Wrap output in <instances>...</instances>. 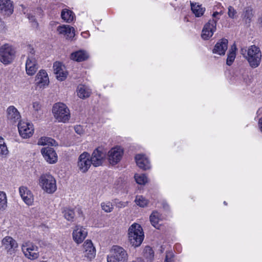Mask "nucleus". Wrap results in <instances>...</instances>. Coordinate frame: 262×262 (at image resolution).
Returning <instances> with one entry per match:
<instances>
[{
  "instance_id": "obj_45",
  "label": "nucleus",
  "mask_w": 262,
  "mask_h": 262,
  "mask_svg": "<svg viewBox=\"0 0 262 262\" xmlns=\"http://www.w3.org/2000/svg\"><path fill=\"white\" fill-rule=\"evenodd\" d=\"M32 107L34 111L38 112L41 108V104L39 101H34L32 103Z\"/></svg>"
},
{
  "instance_id": "obj_4",
  "label": "nucleus",
  "mask_w": 262,
  "mask_h": 262,
  "mask_svg": "<svg viewBox=\"0 0 262 262\" xmlns=\"http://www.w3.org/2000/svg\"><path fill=\"white\" fill-rule=\"evenodd\" d=\"M52 113L54 118L59 122L66 123L70 118V110L63 103H56L52 108Z\"/></svg>"
},
{
  "instance_id": "obj_15",
  "label": "nucleus",
  "mask_w": 262,
  "mask_h": 262,
  "mask_svg": "<svg viewBox=\"0 0 262 262\" xmlns=\"http://www.w3.org/2000/svg\"><path fill=\"white\" fill-rule=\"evenodd\" d=\"M36 85L37 88L43 89L46 88L49 83V79L46 71L41 70L37 74L35 77Z\"/></svg>"
},
{
  "instance_id": "obj_41",
  "label": "nucleus",
  "mask_w": 262,
  "mask_h": 262,
  "mask_svg": "<svg viewBox=\"0 0 262 262\" xmlns=\"http://www.w3.org/2000/svg\"><path fill=\"white\" fill-rule=\"evenodd\" d=\"M27 17L29 19L30 23H32V26L34 28H37L38 24L36 20L35 16L31 13L27 14Z\"/></svg>"
},
{
  "instance_id": "obj_13",
  "label": "nucleus",
  "mask_w": 262,
  "mask_h": 262,
  "mask_svg": "<svg viewBox=\"0 0 262 262\" xmlns=\"http://www.w3.org/2000/svg\"><path fill=\"white\" fill-rule=\"evenodd\" d=\"M41 153L45 160L49 164H55L57 162L58 156L55 150L50 147H43Z\"/></svg>"
},
{
  "instance_id": "obj_16",
  "label": "nucleus",
  "mask_w": 262,
  "mask_h": 262,
  "mask_svg": "<svg viewBox=\"0 0 262 262\" xmlns=\"http://www.w3.org/2000/svg\"><path fill=\"white\" fill-rule=\"evenodd\" d=\"M2 243L5 249L10 254L14 253L18 247V244L16 241L9 236L5 237L2 239Z\"/></svg>"
},
{
  "instance_id": "obj_11",
  "label": "nucleus",
  "mask_w": 262,
  "mask_h": 262,
  "mask_svg": "<svg viewBox=\"0 0 262 262\" xmlns=\"http://www.w3.org/2000/svg\"><path fill=\"white\" fill-rule=\"evenodd\" d=\"M18 129L20 136L24 139L30 138L34 133L33 124L25 121H20L18 123Z\"/></svg>"
},
{
  "instance_id": "obj_14",
  "label": "nucleus",
  "mask_w": 262,
  "mask_h": 262,
  "mask_svg": "<svg viewBox=\"0 0 262 262\" xmlns=\"http://www.w3.org/2000/svg\"><path fill=\"white\" fill-rule=\"evenodd\" d=\"M83 256L91 260L96 256V249L91 240L85 241L82 245Z\"/></svg>"
},
{
  "instance_id": "obj_32",
  "label": "nucleus",
  "mask_w": 262,
  "mask_h": 262,
  "mask_svg": "<svg viewBox=\"0 0 262 262\" xmlns=\"http://www.w3.org/2000/svg\"><path fill=\"white\" fill-rule=\"evenodd\" d=\"M253 16V10L251 7H247L244 9L242 17L246 23H249Z\"/></svg>"
},
{
  "instance_id": "obj_31",
  "label": "nucleus",
  "mask_w": 262,
  "mask_h": 262,
  "mask_svg": "<svg viewBox=\"0 0 262 262\" xmlns=\"http://www.w3.org/2000/svg\"><path fill=\"white\" fill-rule=\"evenodd\" d=\"M161 220V215L157 211H154L150 216L151 224L156 228H159V222Z\"/></svg>"
},
{
  "instance_id": "obj_22",
  "label": "nucleus",
  "mask_w": 262,
  "mask_h": 262,
  "mask_svg": "<svg viewBox=\"0 0 262 262\" xmlns=\"http://www.w3.org/2000/svg\"><path fill=\"white\" fill-rule=\"evenodd\" d=\"M228 48V40L225 38L220 39L215 44L212 52L219 55H224Z\"/></svg>"
},
{
  "instance_id": "obj_50",
  "label": "nucleus",
  "mask_w": 262,
  "mask_h": 262,
  "mask_svg": "<svg viewBox=\"0 0 262 262\" xmlns=\"http://www.w3.org/2000/svg\"><path fill=\"white\" fill-rule=\"evenodd\" d=\"M5 28V24L0 18V30H3Z\"/></svg>"
},
{
  "instance_id": "obj_29",
  "label": "nucleus",
  "mask_w": 262,
  "mask_h": 262,
  "mask_svg": "<svg viewBox=\"0 0 262 262\" xmlns=\"http://www.w3.org/2000/svg\"><path fill=\"white\" fill-rule=\"evenodd\" d=\"M77 92L78 97L82 99L89 97L91 94L90 90L83 85L78 86Z\"/></svg>"
},
{
  "instance_id": "obj_21",
  "label": "nucleus",
  "mask_w": 262,
  "mask_h": 262,
  "mask_svg": "<svg viewBox=\"0 0 262 262\" xmlns=\"http://www.w3.org/2000/svg\"><path fill=\"white\" fill-rule=\"evenodd\" d=\"M57 31L59 34L64 36L67 39H72L75 35L74 28L69 25L59 26L57 28Z\"/></svg>"
},
{
  "instance_id": "obj_53",
  "label": "nucleus",
  "mask_w": 262,
  "mask_h": 262,
  "mask_svg": "<svg viewBox=\"0 0 262 262\" xmlns=\"http://www.w3.org/2000/svg\"><path fill=\"white\" fill-rule=\"evenodd\" d=\"M224 204L225 205H227V204L226 201H224Z\"/></svg>"
},
{
  "instance_id": "obj_20",
  "label": "nucleus",
  "mask_w": 262,
  "mask_h": 262,
  "mask_svg": "<svg viewBox=\"0 0 262 262\" xmlns=\"http://www.w3.org/2000/svg\"><path fill=\"white\" fill-rule=\"evenodd\" d=\"M0 12L10 16L13 12V4L11 0H0Z\"/></svg>"
},
{
  "instance_id": "obj_6",
  "label": "nucleus",
  "mask_w": 262,
  "mask_h": 262,
  "mask_svg": "<svg viewBox=\"0 0 262 262\" xmlns=\"http://www.w3.org/2000/svg\"><path fill=\"white\" fill-rule=\"evenodd\" d=\"M28 55L26 61V71L28 75L32 76L38 69L37 56L35 54V51L30 46L28 47Z\"/></svg>"
},
{
  "instance_id": "obj_10",
  "label": "nucleus",
  "mask_w": 262,
  "mask_h": 262,
  "mask_svg": "<svg viewBox=\"0 0 262 262\" xmlns=\"http://www.w3.org/2000/svg\"><path fill=\"white\" fill-rule=\"evenodd\" d=\"M106 156V151L103 148L99 147L96 148L90 157L92 164L95 167L102 165L105 160Z\"/></svg>"
},
{
  "instance_id": "obj_27",
  "label": "nucleus",
  "mask_w": 262,
  "mask_h": 262,
  "mask_svg": "<svg viewBox=\"0 0 262 262\" xmlns=\"http://www.w3.org/2000/svg\"><path fill=\"white\" fill-rule=\"evenodd\" d=\"M190 5L191 10L196 17H200L203 15L205 8L203 7L201 5L196 3H191Z\"/></svg>"
},
{
  "instance_id": "obj_5",
  "label": "nucleus",
  "mask_w": 262,
  "mask_h": 262,
  "mask_svg": "<svg viewBox=\"0 0 262 262\" xmlns=\"http://www.w3.org/2000/svg\"><path fill=\"white\" fill-rule=\"evenodd\" d=\"M39 185L41 189L48 193H53L57 189L56 181L50 174L46 173L40 176Z\"/></svg>"
},
{
  "instance_id": "obj_38",
  "label": "nucleus",
  "mask_w": 262,
  "mask_h": 262,
  "mask_svg": "<svg viewBox=\"0 0 262 262\" xmlns=\"http://www.w3.org/2000/svg\"><path fill=\"white\" fill-rule=\"evenodd\" d=\"M7 207V199L5 192L0 191V210H5Z\"/></svg>"
},
{
  "instance_id": "obj_33",
  "label": "nucleus",
  "mask_w": 262,
  "mask_h": 262,
  "mask_svg": "<svg viewBox=\"0 0 262 262\" xmlns=\"http://www.w3.org/2000/svg\"><path fill=\"white\" fill-rule=\"evenodd\" d=\"M56 141L53 139L49 137H41L37 142V144L39 145L45 146L49 145H56Z\"/></svg>"
},
{
  "instance_id": "obj_3",
  "label": "nucleus",
  "mask_w": 262,
  "mask_h": 262,
  "mask_svg": "<svg viewBox=\"0 0 262 262\" xmlns=\"http://www.w3.org/2000/svg\"><path fill=\"white\" fill-rule=\"evenodd\" d=\"M128 235L130 244L134 247L139 246L144 237L143 229L140 225L137 223H134L129 227Z\"/></svg>"
},
{
  "instance_id": "obj_39",
  "label": "nucleus",
  "mask_w": 262,
  "mask_h": 262,
  "mask_svg": "<svg viewBox=\"0 0 262 262\" xmlns=\"http://www.w3.org/2000/svg\"><path fill=\"white\" fill-rule=\"evenodd\" d=\"M136 182L140 185H144L147 182V178L144 174L135 175Z\"/></svg>"
},
{
  "instance_id": "obj_25",
  "label": "nucleus",
  "mask_w": 262,
  "mask_h": 262,
  "mask_svg": "<svg viewBox=\"0 0 262 262\" xmlns=\"http://www.w3.org/2000/svg\"><path fill=\"white\" fill-rule=\"evenodd\" d=\"M7 118L12 123L16 122L21 118L19 112L14 106H10L7 110Z\"/></svg>"
},
{
  "instance_id": "obj_30",
  "label": "nucleus",
  "mask_w": 262,
  "mask_h": 262,
  "mask_svg": "<svg viewBox=\"0 0 262 262\" xmlns=\"http://www.w3.org/2000/svg\"><path fill=\"white\" fill-rule=\"evenodd\" d=\"M62 213L64 217L67 221L73 222L75 216V213L73 209L70 208H65L63 209Z\"/></svg>"
},
{
  "instance_id": "obj_36",
  "label": "nucleus",
  "mask_w": 262,
  "mask_h": 262,
  "mask_svg": "<svg viewBox=\"0 0 262 262\" xmlns=\"http://www.w3.org/2000/svg\"><path fill=\"white\" fill-rule=\"evenodd\" d=\"M135 202L139 207H145L147 205L148 201L142 195H137Z\"/></svg>"
},
{
  "instance_id": "obj_47",
  "label": "nucleus",
  "mask_w": 262,
  "mask_h": 262,
  "mask_svg": "<svg viewBox=\"0 0 262 262\" xmlns=\"http://www.w3.org/2000/svg\"><path fill=\"white\" fill-rule=\"evenodd\" d=\"M75 132L78 135H81L83 133V130L81 126L76 125L74 127Z\"/></svg>"
},
{
  "instance_id": "obj_42",
  "label": "nucleus",
  "mask_w": 262,
  "mask_h": 262,
  "mask_svg": "<svg viewBox=\"0 0 262 262\" xmlns=\"http://www.w3.org/2000/svg\"><path fill=\"white\" fill-rule=\"evenodd\" d=\"M237 14V11L232 6H229L228 8V16L231 18H234L236 17Z\"/></svg>"
},
{
  "instance_id": "obj_34",
  "label": "nucleus",
  "mask_w": 262,
  "mask_h": 262,
  "mask_svg": "<svg viewBox=\"0 0 262 262\" xmlns=\"http://www.w3.org/2000/svg\"><path fill=\"white\" fill-rule=\"evenodd\" d=\"M143 256L147 261H151L154 257V252L149 246H146L143 250Z\"/></svg>"
},
{
  "instance_id": "obj_48",
  "label": "nucleus",
  "mask_w": 262,
  "mask_h": 262,
  "mask_svg": "<svg viewBox=\"0 0 262 262\" xmlns=\"http://www.w3.org/2000/svg\"><path fill=\"white\" fill-rule=\"evenodd\" d=\"M258 125L260 131L262 133V117L259 118L258 122Z\"/></svg>"
},
{
  "instance_id": "obj_54",
  "label": "nucleus",
  "mask_w": 262,
  "mask_h": 262,
  "mask_svg": "<svg viewBox=\"0 0 262 262\" xmlns=\"http://www.w3.org/2000/svg\"><path fill=\"white\" fill-rule=\"evenodd\" d=\"M42 262H46V261H42Z\"/></svg>"
},
{
  "instance_id": "obj_43",
  "label": "nucleus",
  "mask_w": 262,
  "mask_h": 262,
  "mask_svg": "<svg viewBox=\"0 0 262 262\" xmlns=\"http://www.w3.org/2000/svg\"><path fill=\"white\" fill-rule=\"evenodd\" d=\"M174 255L172 252H166L164 262H174L173 259Z\"/></svg>"
},
{
  "instance_id": "obj_26",
  "label": "nucleus",
  "mask_w": 262,
  "mask_h": 262,
  "mask_svg": "<svg viewBox=\"0 0 262 262\" xmlns=\"http://www.w3.org/2000/svg\"><path fill=\"white\" fill-rule=\"evenodd\" d=\"M88 57L87 53L81 50L74 52L71 55V59L78 62L84 61L86 60Z\"/></svg>"
},
{
  "instance_id": "obj_12",
  "label": "nucleus",
  "mask_w": 262,
  "mask_h": 262,
  "mask_svg": "<svg viewBox=\"0 0 262 262\" xmlns=\"http://www.w3.org/2000/svg\"><path fill=\"white\" fill-rule=\"evenodd\" d=\"M92 165L90 155L87 152H83L79 157L77 166L79 170L82 172H86Z\"/></svg>"
},
{
  "instance_id": "obj_52",
  "label": "nucleus",
  "mask_w": 262,
  "mask_h": 262,
  "mask_svg": "<svg viewBox=\"0 0 262 262\" xmlns=\"http://www.w3.org/2000/svg\"><path fill=\"white\" fill-rule=\"evenodd\" d=\"M243 77L244 80L245 81L246 80V77H247V75H243Z\"/></svg>"
},
{
  "instance_id": "obj_37",
  "label": "nucleus",
  "mask_w": 262,
  "mask_h": 262,
  "mask_svg": "<svg viewBox=\"0 0 262 262\" xmlns=\"http://www.w3.org/2000/svg\"><path fill=\"white\" fill-rule=\"evenodd\" d=\"M9 151L3 138L0 137V157L6 156Z\"/></svg>"
},
{
  "instance_id": "obj_19",
  "label": "nucleus",
  "mask_w": 262,
  "mask_h": 262,
  "mask_svg": "<svg viewBox=\"0 0 262 262\" xmlns=\"http://www.w3.org/2000/svg\"><path fill=\"white\" fill-rule=\"evenodd\" d=\"M111 253L117 259L124 262L127 259L128 254L126 251L119 246H113L110 250Z\"/></svg>"
},
{
  "instance_id": "obj_51",
  "label": "nucleus",
  "mask_w": 262,
  "mask_h": 262,
  "mask_svg": "<svg viewBox=\"0 0 262 262\" xmlns=\"http://www.w3.org/2000/svg\"><path fill=\"white\" fill-rule=\"evenodd\" d=\"M81 35L84 37V38H86L89 36V33L87 32H82L81 33Z\"/></svg>"
},
{
  "instance_id": "obj_8",
  "label": "nucleus",
  "mask_w": 262,
  "mask_h": 262,
  "mask_svg": "<svg viewBox=\"0 0 262 262\" xmlns=\"http://www.w3.org/2000/svg\"><path fill=\"white\" fill-rule=\"evenodd\" d=\"M21 247V250L26 258L30 260H35L39 257L38 247L32 242H24Z\"/></svg>"
},
{
  "instance_id": "obj_28",
  "label": "nucleus",
  "mask_w": 262,
  "mask_h": 262,
  "mask_svg": "<svg viewBox=\"0 0 262 262\" xmlns=\"http://www.w3.org/2000/svg\"><path fill=\"white\" fill-rule=\"evenodd\" d=\"M75 17L74 13L71 10L64 9L61 12V17L66 22L70 23Z\"/></svg>"
},
{
  "instance_id": "obj_17",
  "label": "nucleus",
  "mask_w": 262,
  "mask_h": 262,
  "mask_svg": "<svg viewBox=\"0 0 262 262\" xmlns=\"http://www.w3.org/2000/svg\"><path fill=\"white\" fill-rule=\"evenodd\" d=\"M19 194L26 204L31 206L34 202V196L30 190L26 186H20L19 188Z\"/></svg>"
},
{
  "instance_id": "obj_46",
  "label": "nucleus",
  "mask_w": 262,
  "mask_h": 262,
  "mask_svg": "<svg viewBox=\"0 0 262 262\" xmlns=\"http://www.w3.org/2000/svg\"><path fill=\"white\" fill-rule=\"evenodd\" d=\"M128 205V202L119 201L116 203V206L119 208L126 207Z\"/></svg>"
},
{
  "instance_id": "obj_49",
  "label": "nucleus",
  "mask_w": 262,
  "mask_h": 262,
  "mask_svg": "<svg viewBox=\"0 0 262 262\" xmlns=\"http://www.w3.org/2000/svg\"><path fill=\"white\" fill-rule=\"evenodd\" d=\"M130 262H144V260L141 258H137L136 259Z\"/></svg>"
},
{
  "instance_id": "obj_7",
  "label": "nucleus",
  "mask_w": 262,
  "mask_h": 262,
  "mask_svg": "<svg viewBox=\"0 0 262 262\" xmlns=\"http://www.w3.org/2000/svg\"><path fill=\"white\" fill-rule=\"evenodd\" d=\"M16 51L11 45L5 44L0 47V61L5 65H8L12 62Z\"/></svg>"
},
{
  "instance_id": "obj_9",
  "label": "nucleus",
  "mask_w": 262,
  "mask_h": 262,
  "mask_svg": "<svg viewBox=\"0 0 262 262\" xmlns=\"http://www.w3.org/2000/svg\"><path fill=\"white\" fill-rule=\"evenodd\" d=\"M123 155V148L120 146H116L111 148L107 152V159L111 165H115L121 161Z\"/></svg>"
},
{
  "instance_id": "obj_2",
  "label": "nucleus",
  "mask_w": 262,
  "mask_h": 262,
  "mask_svg": "<svg viewBox=\"0 0 262 262\" xmlns=\"http://www.w3.org/2000/svg\"><path fill=\"white\" fill-rule=\"evenodd\" d=\"M241 53L247 60L250 66L256 68L259 66L261 61V53L258 47L252 45L246 48H242Z\"/></svg>"
},
{
  "instance_id": "obj_18",
  "label": "nucleus",
  "mask_w": 262,
  "mask_h": 262,
  "mask_svg": "<svg viewBox=\"0 0 262 262\" xmlns=\"http://www.w3.org/2000/svg\"><path fill=\"white\" fill-rule=\"evenodd\" d=\"M88 234L86 229L83 227L77 225L75 227L72 233L73 240L77 244L81 243Z\"/></svg>"
},
{
  "instance_id": "obj_44",
  "label": "nucleus",
  "mask_w": 262,
  "mask_h": 262,
  "mask_svg": "<svg viewBox=\"0 0 262 262\" xmlns=\"http://www.w3.org/2000/svg\"><path fill=\"white\" fill-rule=\"evenodd\" d=\"M107 262H123L120 260H118V258L117 259L111 253H110L107 255Z\"/></svg>"
},
{
  "instance_id": "obj_1",
  "label": "nucleus",
  "mask_w": 262,
  "mask_h": 262,
  "mask_svg": "<svg viewBox=\"0 0 262 262\" xmlns=\"http://www.w3.org/2000/svg\"><path fill=\"white\" fill-rule=\"evenodd\" d=\"M216 7L219 11H215L213 13L211 19L209 20L203 28L201 36L205 40L209 39L212 36L216 30L217 22L224 13V7L221 4H217L214 7L213 10H215Z\"/></svg>"
},
{
  "instance_id": "obj_24",
  "label": "nucleus",
  "mask_w": 262,
  "mask_h": 262,
  "mask_svg": "<svg viewBox=\"0 0 262 262\" xmlns=\"http://www.w3.org/2000/svg\"><path fill=\"white\" fill-rule=\"evenodd\" d=\"M137 165L143 170L148 169L150 165L148 158L143 154L137 155L135 157Z\"/></svg>"
},
{
  "instance_id": "obj_35",
  "label": "nucleus",
  "mask_w": 262,
  "mask_h": 262,
  "mask_svg": "<svg viewBox=\"0 0 262 262\" xmlns=\"http://www.w3.org/2000/svg\"><path fill=\"white\" fill-rule=\"evenodd\" d=\"M236 48L235 46L233 45L232 46L231 49L229 50L226 61V63L228 66L231 65L235 59L236 56Z\"/></svg>"
},
{
  "instance_id": "obj_40",
  "label": "nucleus",
  "mask_w": 262,
  "mask_h": 262,
  "mask_svg": "<svg viewBox=\"0 0 262 262\" xmlns=\"http://www.w3.org/2000/svg\"><path fill=\"white\" fill-rule=\"evenodd\" d=\"M102 209L105 212L108 213L113 211L114 206L113 204L110 202H102L101 204Z\"/></svg>"
},
{
  "instance_id": "obj_23",
  "label": "nucleus",
  "mask_w": 262,
  "mask_h": 262,
  "mask_svg": "<svg viewBox=\"0 0 262 262\" xmlns=\"http://www.w3.org/2000/svg\"><path fill=\"white\" fill-rule=\"evenodd\" d=\"M54 73L56 78L60 81L64 80L67 76V72L65 70L64 67L59 62H55L53 65Z\"/></svg>"
}]
</instances>
